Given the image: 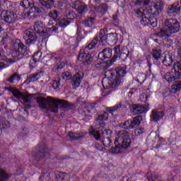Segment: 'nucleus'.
I'll use <instances>...</instances> for the list:
<instances>
[{
    "instance_id": "obj_20",
    "label": "nucleus",
    "mask_w": 181,
    "mask_h": 181,
    "mask_svg": "<svg viewBox=\"0 0 181 181\" xmlns=\"http://www.w3.org/2000/svg\"><path fill=\"white\" fill-rule=\"evenodd\" d=\"M162 63L166 67H170L173 64V54L170 52H164L162 54Z\"/></svg>"
},
{
    "instance_id": "obj_26",
    "label": "nucleus",
    "mask_w": 181,
    "mask_h": 181,
    "mask_svg": "<svg viewBox=\"0 0 181 181\" xmlns=\"http://www.w3.org/2000/svg\"><path fill=\"white\" fill-rule=\"evenodd\" d=\"M94 9L100 15H105L108 11V4L105 3L100 4L99 6H95Z\"/></svg>"
},
{
    "instance_id": "obj_38",
    "label": "nucleus",
    "mask_w": 181,
    "mask_h": 181,
    "mask_svg": "<svg viewBox=\"0 0 181 181\" xmlns=\"http://www.w3.org/2000/svg\"><path fill=\"white\" fill-rule=\"evenodd\" d=\"M160 54H162V50L159 49H152V57L154 58V60H159L160 59Z\"/></svg>"
},
{
    "instance_id": "obj_46",
    "label": "nucleus",
    "mask_w": 181,
    "mask_h": 181,
    "mask_svg": "<svg viewBox=\"0 0 181 181\" xmlns=\"http://www.w3.org/2000/svg\"><path fill=\"white\" fill-rule=\"evenodd\" d=\"M95 107L94 106V104L90 103L88 105V107L86 109V112L88 114H95Z\"/></svg>"
},
{
    "instance_id": "obj_51",
    "label": "nucleus",
    "mask_w": 181,
    "mask_h": 181,
    "mask_svg": "<svg viewBox=\"0 0 181 181\" xmlns=\"http://www.w3.org/2000/svg\"><path fill=\"white\" fill-rule=\"evenodd\" d=\"M170 36H167V37L163 39V43L165 45H167V46H170L171 45H173V40L170 39Z\"/></svg>"
},
{
    "instance_id": "obj_16",
    "label": "nucleus",
    "mask_w": 181,
    "mask_h": 181,
    "mask_svg": "<svg viewBox=\"0 0 181 181\" xmlns=\"http://www.w3.org/2000/svg\"><path fill=\"white\" fill-rule=\"evenodd\" d=\"M112 134V132L111 130L105 129L102 132V144H103V146L105 148H110L111 145H112V140L110 138V135Z\"/></svg>"
},
{
    "instance_id": "obj_56",
    "label": "nucleus",
    "mask_w": 181,
    "mask_h": 181,
    "mask_svg": "<svg viewBox=\"0 0 181 181\" xmlns=\"http://www.w3.org/2000/svg\"><path fill=\"white\" fill-rule=\"evenodd\" d=\"M7 40H8V34L5 33L4 37L1 39V44L5 45V43H6Z\"/></svg>"
},
{
    "instance_id": "obj_49",
    "label": "nucleus",
    "mask_w": 181,
    "mask_h": 181,
    "mask_svg": "<svg viewBox=\"0 0 181 181\" xmlns=\"http://www.w3.org/2000/svg\"><path fill=\"white\" fill-rule=\"evenodd\" d=\"M52 86L54 88V90H57V88L60 87V79L58 78L52 81Z\"/></svg>"
},
{
    "instance_id": "obj_33",
    "label": "nucleus",
    "mask_w": 181,
    "mask_h": 181,
    "mask_svg": "<svg viewBox=\"0 0 181 181\" xmlns=\"http://www.w3.org/2000/svg\"><path fill=\"white\" fill-rule=\"evenodd\" d=\"M40 5L42 6H45L47 9H50L53 8V5H54V0H39Z\"/></svg>"
},
{
    "instance_id": "obj_36",
    "label": "nucleus",
    "mask_w": 181,
    "mask_h": 181,
    "mask_svg": "<svg viewBox=\"0 0 181 181\" xmlns=\"http://www.w3.org/2000/svg\"><path fill=\"white\" fill-rule=\"evenodd\" d=\"M90 135H93L95 141H101L103 139V133L101 134L100 131L91 130L90 132Z\"/></svg>"
},
{
    "instance_id": "obj_52",
    "label": "nucleus",
    "mask_w": 181,
    "mask_h": 181,
    "mask_svg": "<svg viewBox=\"0 0 181 181\" xmlns=\"http://www.w3.org/2000/svg\"><path fill=\"white\" fill-rule=\"evenodd\" d=\"M32 97L33 96L30 94L23 95V100L24 103H30V101L32 100Z\"/></svg>"
},
{
    "instance_id": "obj_47",
    "label": "nucleus",
    "mask_w": 181,
    "mask_h": 181,
    "mask_svg": "<svg viewBox=\"0 0 181 181\" xmlns=\"http://www.w3.org/2000/svg\"><path fill=\"white\" fill-rule=\"evenodd\" d=\"M62 77L64 80H71V78H73V75L69 71H65L62 74Z\"/></svg>"
},
{
    "instance_id": "obj_31",
    "label": "nucleus",
    "mask_w": 181,
    "mask_h": 181,
    "mask_svg": "<svg viewBox=\"0 0 181 181\" xmlns=\"http://www.w3.org/2000/svg\"><path fill=\"white\" fill-rule=\"evenodd\" d=\"M181 90V81H177L173 83L170 88V93L175 94L177 91Z\"/></svg>"
},
{
    "instance_id": "obj_61",
    "label": "nucleus",
    "mask_w": 181,
    "mask_h": 181,
    "mask_svg": "<svg viewBox=\"0 0 181 181\" xmlns=\"http://www.w3.org/2000/svg\"><path fill=\"white\" fill-rule=\"evenodd\" d=\"M135 4H136L138 5H141L142 0H135Z\"/></svg>"
},
{
    "instance_id": "obj_37",
    "label": "nucleus",
    "mask_w": 181,
    "mask_h": 181,
    "mask_svg": "<svg viewBox=\"0 0 181 181\" xmlns=\"http://www.w3.org/2000/svg\"><path fill=\"white\" fill-rule=\"evenodd\" d=\"M39 76V73H35L34 74L30 75L27 79V84H30V83H35V81H37V76Z\"/></svg>"
},
{
    "instance_id": "obj_63",
    "label": "nucleus",
    "mask_w": 181,
    "mask_h": 181,
    "mask_svg": "<svg viewBox=\"0 0 181 181\" xmlns=\"http://www.w3.org/2000/svg\"><path fill=\"white\" fill-rule=\"evenodd\" d=\"M95 4H100L101 2V0H94Z\"/></svg>"
},
{
    "instance_id": "obj_8",
    "label": "nucleus",
    "mask_w": 181,
    "mask_h": 181,
    "mask_svg": "<svg viewBox=\"0 0 181 181\" xmlns=\"http://www.w3.org/2000/svg\"><path fill=\"white\" fill-rule=\"evenodd\" d=\"M23 39L25 41L26 46L30 47V46H33L37 42V35H36V33L33 30L28 29L24 32Z\"/></svg>"
},
{
    "instance_id": "obj_45",
    "label": "nucleus",
    "mask_w": 181,
    "mask_h": 181,
    "mask_svg": "<svg viewBox=\"0 0 181 181\" xmlns=\"http://www.w3.org/2000/svg\"><path fill=\"white\" fill-rule=\"evenodd\" d=\"M115 147H112L111 149L109 150V152H112V153H119L121 151L120 149L121 146L118 144V143L115 144Z\"/></svg>"
},
{
    "instance_id": "obj_62",
    "label": "nucleus",
    "mask_w": 181,
    "mask_h": 181,
    "mask_svg": "<svg viewBox=\"0 0 181 181\" xmlns=\"http://www.w3.org/2000/svg\"><path fill=\"white\" fill-rule=\"evenodd\" d=\"M25 108L27 110H29L30 108V104H25L24 105Z\"/></svg>"
},
{
    "instance_id": "obj_6",
    "label": "nucleus",
    "mask_w": 181,
    "mask_h": 181,
    "mask_svg": "<svg viewBox=\"0 0 181 181\" xmlns=\"http://www.w3.org/2000/svg\"><path fill=\"white\" fill-rule=\"evenodd\" d=\"M115 144H118L122 149H127L131 146V138L129 133L127 130H121L117 133V137L115 140Z\"/></svg>"
},
{
    "instance_id": "obj_54",
    "label": "nucleus",
    "mask_w": 181,
    "mask_h": 181,
    "mask_svg": "<svg viewBox=\"0 0 181 181\" xmlns=\"http://www.w3.org/2000/svg\"><path fill=\"white\" fill-rule=\"evenodd\" d=\"M95 148L98 151H100V152H105V148L103 147V146L98 143L95 144Z\"/></svg>"
},
{
    "instance_id": "obj_3",
    "label": "nucleus",
    "mask_w": 181,
    "mask_h": 181,
    "mask_svg": "<svg viewBox=\"0 0 181 181\" xmlns=\"http://www.w3.org/2000/svg\"><path fill=\"white\" fill-rule=\"evenodd\" d=\"M115 71L116 75L115 76V78L114 72H112V71H106L105 72V78L102 81L103 86H104V83H105L107 80L110 81V82H108V87H110L111 88H115V87H118L122 83H124V76L127 74L125 68L118 66L115 68ZM112 78H114L113 81H111Z\"/></svg>"
},
{
    "instance_id": "obj_23",
    "label": "nucleus",
    "mask_w": 181,
    "mask_h": 181,
    "mask_svg": "<svg viewBox=\"0 0 181 181\" xmlns=\"http://www.w3.org/2000/svg\"><path fill=\"white\" fill-rule=\"evenodd\" d=\"M112 56V49L110 47L105 48L98 54V59L99 60H105V59H110Z\"/></svg>"
},
{
    "instance_id": "obj_27",
    "label": "nucleus",
    "mask_w": 181,
    "mask_h": 181,
    "mask_svg": "<svg viewBox=\"0 0 181 181\" xmlns=\"http://www.w3.org/2000/svg\"><path fill=\"white\" fill-rule=\"evenodd\" d=\"M141 121H142V116L137 115L133 117V119L130 121L129 128L134 129V128H136V127H139L141 124Z\"/></svg>"
},
{
    "instance_id": "obj_5",
    "label": "nucleus",
    "mask_w": 181,
    "mask_h": 181,
    "mask_svg": "<svg viewBox=\"0 0 181 181\" xmlns=\"http://www.w3.org/2000/svg\"><path fill=\"white\" fill-rule=\"evenodd\" d=\"M135 16L138 18L141 25L142 26H153V28H156L158 26V20L152 14L149 16L146 10L144 12L141 9H137L134 11Z\"/></svg>"
},
{
    "instance_id": "obj_2",
    "label": "nucleus",
    "mask_w": 181,
    "mask_h": 181,
    "mask_svg": "<svg viewBox=\"0 0 181 181\" xmlns=\"http://www.w3.org/2000/svg\"><path fill=\"white\" fill-rule=\"evenodd\" d=\"M36 101L40 110H48L52 112H57L59 108L64 111L71 108V105L68 101L57 100L50 96H47V98L39 96L36 98Z\"/></svg>"
},
{
    "instance_id": "obj_44",
    "label": "nucleus",
    "mask_w": 181,
    "mask_h": 181,
    "mask_svg": "<svg viewBox=\"0 0 181 181\" xmlns=\"http://www.w3.org/2000/svg\"><path fill=\"white\" fill-rule=\"evenodd\" d=\"M96 119L102 121L103 122H104V121H107V119H108V112H104L103 113L100 114L98 117H96Z\"/></svg>"
},
{
    "instance_id": "obj_22",
    "label": "nucleus",
    "mask_w": 181,
    "mask_h": 181,
    "mask_svg": "<svg viewBox=\"0 0 181 181\" xmlns=\"http://www.w3.org/2000/svg\"><path fill=\"white\" fill-rule=\"evenodd\" d=\"M39 152L35 155L36 160H42L45 159L46 156V144L45 143H41L38 145Z\"/></svg>"
},
{
    "instance_id": "obj_34",
    "label": "nucleus",
    "mask_w": 181,
    "mask_h": 181,
    "mask_svg": "<svg viewBox=\"0 0 181 181\" xmlns=\"http://www.w3.org/2000/svg\"><path fill=\"white\" fill-rule=\"evenodd\" d=\"M107 43V45H112L117 43V34L110 33L106 35Z\"/></svg>"
},
{
    "instance_id": "obj_53",
    "label": "nucleus",
    "mask_w": 181,
    "mask_h": 181,
    "mask_svg": "<svg viewBox=\"0 0 181 181\" xmlns=\"http://www.w3.org/2000/svg\"><path fill=\"white\" fill-rule=\"evenodd\" d=\"M59 28H61L60 26L57 25V27L52 26V28H47V29H50V30L48 32V37H49V35H50V33H53V32H55V33H57V30H59Z\"/></svg>"
},
{
    "instance_id": "obj_28",
    "label": "nucleus",
    "mask_w": 181,
    "mask_h": 181,
    "mask_svg": "<svg viewBox=\"0 0 181 181\" xmlns=\"http://www.w3.org/2000/svg\"><path fill=\"white\" fill-rule=\"evenodd\" d=\"M95 22V18L94 17H87L85 20L82 21V25L85 28H93Z\"/></svg>"
},
{
    "instance_id": "obj_11",
    "label": "nucleus",
    "mask_w": 181,
    "mask_h": 181,
    "mask_svg": "<svg viewBox=\"0 0 181 181\" xmlns=\"http://www.w3.org/2000/svg\"><path fill=\"white\" fill-rule=\"evenodd\" d=\"M16 18H18V16L13 11L6 10L1 12V18L8 25L15 23L16 22Z\"/></svg>"
},
{
    "instance_id": "obj_4",
    "label": "nucleus",
    "mask_w": 181,
    "mask_h": 181,
    "mask_svg": "<svg viewBox=\"0 0 181 181\" xmlns=\"http://www.w3.org/2000/svg\"><path fill=\"white\" fill-rule=\"evenodd\" d=\"M180 30V23L175 18H167L163 23V28L158 33L159 37L172 36Z\"/></svg>"
},
{
    "instance_id": "obj_7",
    "label": "nucleus",
    "mask_w": 181,
    "mask_h": 181,
    "mask_svg": "<svg viewBox=\"0 0 181 181\" xmlns=\"http://www.w3.org/2000/svg\"><path fill=\"white\" fill-rule=\"evenodd\" d=\"M165 6V1L163 0H155V3L152 6H148L146 9V12H148L149 15H159Z\"/></svg>"
},
{
    "instance_id": "obj_43",
    "label": "nucleus",
    "mask_w": 181,
    "mask_h": 181,
    "mask_svg": "<svg viewBox=\"0 0 181 181\" xmlns=\"http://www.w3.org/2000/svg\"><path fill=\"white\" fill-rule=\"evenodd\" d=\"M122 107V103H119L113 107H107V111H108L110 114H112V112H115V111H117V110H119Z\"/></svg>"
},
{
    "instance_id": "obj_32",
    "label": "nucleus",
    "mask_w": 181,
    "mask_h": 181,
    "mask_svg": "<svg viewBox=\"0 0 181 181\" xmlns=\"http://www.w3.org/2000/svg\"><path fill=\"white\" fill-rule=\"evenodd\" d=\"M48 16L51 18V19H53V21H58L60 16H62V13L57 10H51L48 13Z\"/></svg>"
},
{
    "instance_id": "obj_50",
    "label": "nucleus",
    "mask_w": 181,
    "mask_h": 181,
    "mask_svg": "<svg viewBox=\"0 0 181 181\" xmlns=\"http://www.w3.org/2000/svg\"><path fill=\"white\" fill-rule=\"evenodd\" d=\"M122 128L124 129H132L131 127V122L129 120L126 121L124 123L121 124Z\"/></svg>"
},
{
    "instance_id": "obj_41",
    "label": "nucleus",
    "mask_w": 181,
    "mask_h": 181,
    "mask_svg": "<svg viewBox=\"0 0 181 181\" xmlns=\"http://www.w3.org/2000/svg\"><path fill=\"white\" fill-rule=\"evenodd\" d=\"M55 179L57 181H67V180H66V174L60 172L55 173Z\"/></svg>"
},
{
    "instance_id": "obj_12",
    "label": "nucleus",
    "mask_w": 181,
    "mask_h": 181,
    "mask_svg": "<svg viewBox=\"0 0 181 181\" xmlns=\"http://www.w3.org/2000/svg\"><path fill=\"white\" fill-rule=\"evenodd\" d=\"M177 68H175L171 69L170 72H167L165 74L163 78L167 81L168 83H173L175 80H180V71L176 69Z\"/></svg>"
},
{
    "instance_id": "obj_59",
    "label": "nucleus",
    "mask_w": 181,
    "mask_h": 181,
    "mask_svg": "<svg viewBox=\"0 0 181 181\" xmlns=\"http://www.w3.org/2000/svg\"><path fill=\"white\" fill-rule=\"evenodd\" d=\"M150 3V0H144V1H142V4L143 5H144V6H148V5H149Z\"/></svg>"
},
{
    "instance_id": "obj_10",
    "label": "nucleus",
    "mask_w": 181,
    "mask_h": 181,
    "mask_svg": "<svg viewBox=\"0 0 181 181\" xmlns=\"http://www.w3.org/2000/svg\"><path fill=\"white\" fill-rule=\"evenodd\" d=\"M103 43L105 42L107 43V35H104V31L101 30L99 33V36H96L90 43H89L86 47L85 50L87 52V50H92V49H94L95 46H97V44L98 43Z\"/></svg>"
},
{
    "instance_id": "obj_58",
    "label": "nucleus",
    "mask_w": 181,
    "mask_h": 181,
    "mask_svg": "<svg viewBox=\"0 0 181 181\" xmlns=\"http://www.w3.org/2000/svg\"><path fill=\"white\" fill-rule=\"evenodd\" d=\"M175 69H177L180 72V78H181V64L175 63L174 64Z\"/></svg>"
},
{
    "instance_id": "obj_25",
    "label": "nucleus",
    "mask_w": 181,
    "mask_h": 181,
    "mask_svg": "<svg viewBox=\"0 0 181 181\" xmlns=\"http://www.w3.org/2000/svg\"><path fill=\"white\" fill-rule=\"evenodd\" d=\"M115 52L116 53V55H114L112 59L107 61V66L108 67H110L112 64V63H115V60L118 59V55L121 53V45H116L115 47Z\"/></svg>"
},
{
    "instance_id": "obj_29",
    "label": "nucleus",
    "mask_w": 181,
    "mask_h": 181,
    "mask_svg": "<svg viewBox=\"0 0 181 181\" xmlns=\"http://www.w3.org/2000/svg\"><path fill=\"white\" fill-rule=\"evenodd\" d=\"M6 81H8L11 84H15L16 83L21 81V76L17 73H13L6 80Z\"/></svg>"
},
{
    "instance_id": "obj_57",
    "label": "nucleus",
    "mask_w": 181,
    "mask_h": 181,
    "mask_svg": "<svg viewBox=\"0 0 181 181\" xmlns=\"http://www.w3.org/2000/svg\"><path fill=\"white\" fill-rule=\"evenodd\" d=\"M177 59L180 61L177 62L176 63L181 64V48L177 49Z\"/></svg>"
},
{
    "instance_id": "obj_15",
    "label": "nucleus",
    "mask_w": 181,
    "mask_h": 181,
    "mask_svg": "<svg viewBox=\"0 0 181 181\" xmlns=\"http://www.w3.org/2000/svg\"><path fill=\"white\" fill-rule=\"evenodd\" d=\"M131 112L134 115H139L140 114H145V112H148L149 111V106L146 105H138L134 104L130 108Z\"/></svg>"
},
{
    "instance_id": "obj_42",
    "label": "nucleus",
    "mask_w": 181,
    "mask_h": 181,
    "mask_svg": "<svg viewBox=\"0 0 181 181\" xmlns=\"http://www.w3.org/2000/svg\"><path fill=\"white\" fill-rule=\"evenodd\" d=\"M68 135L69 138L74 141H78V139H81V134H80V133L69 132Z\"/></svg>"
},
{
    "instance_id": "obj_13",
    "label": "nucleus",
    "mask_w": 181,
    "mask_h": 181,
    "mask_svg": "<svg viewBox=\"0 0 181 181\" xmlns=\"http://www.w3.org/2000/svg\"><path fill=\"white\" fill-rule=\"evenodd\" d=\"M77 18V14L74 11H69L66 14V18H62L57 23V26H60L61 28H66L68 25L71 23V21L73 19H76Z\"/></svg>"
},
{
    "instance_id": "obj_19",
    "label": "nucleus",
    "mask_w": 181,
    "mask_h": 181,
    "mask_svg": "<svg viewBox=\"0 0 181 181\" xmlns=\"http://www.w3.org/2000/svg\"><path fill=\"white\" fill-rule=\"evenodd\" d=\"M164 117L165 112L160 109L152 110L150 115L151 121H153V122H159V121H160V119H163Z\"/></svg>"
},
{
    "instance_id": "obj_30",
    "label": "nucleus",
    "mask_w": 181,
    "mask_h": 181,
    "mask_svg": "<svg viewBox=\"0 0 181 181\" xmlns=\"http://www.w3.org/2000/svg\"><path fill=\"white\" fill-rule=\"evenodd\" d=\"M6 90H8V91H10V93H11L13 95V97H15V98H18V100H21V98H23V93H22L18 89H12L9 87H6L5 88Z\"/></svg>"
},
{
    "instance_id": "obj_48",
    "label": "nucleus",
    "mask_w": 181,
    "mask_h": 181,
    "mask_svg": "<svg viewBox=\"0 0 181 181\" xmlns=\"http://www.w3.org/2000/svg\"><path fill=\"white\" fill-rule=\"evenodd\" d=\"M41 56H42V52H40V51H37L34 54L33 57V62H34L35 63H36V62H39V60H40Z\"/></svg>"
},
{
    "instance_id": "obj_55",
    "label": "nucleus",
    "mask_w": 181,
    "mask_h": 181,
    "mask_svg": "<svg viewBox=\"0 0 181 181\" xmlns=\"http://www.w3.org/2000/svg\"><path fill=\"white\" fill-rule=\"evenodd\" d=\"M134 134L135 135H142V134H144V129L143 128H140V129H136L134 131Z\"/></svg>"
},
{
    "instance_id": "obj_1",
    "label": "nucleus",
    "mask_w": 181,
    "mask_h": 181,
    "mask_svg": "<svg viewBox=\"0 0 181 181\" xmlns=\"http://www.w3.org/2000/svg\"><path fill=\"white\" fill-rule=\"evenodd\" d=\"M11 50H13L12 58H7L4 54L0 53V70L8 67V65L5 63H8V64L16 63L21 59H23L25 56H28L29 53L28 47L19 39L13 40L11 43Z\"/></svg>"
},
{
    "instance_id": "obj_60",
    "label": "nucleus",
    "mask_w": 181,
    "mask_h": 181,
    "mask_svg": "<svg viewBox=\"0 0 181 181\" xmlns=\"http://www.w3.org/2000/svg\"><path fill=\"white\" fill-rule=\"evenodd\" d=\"M113 21L114 22H115V23H117V22H118V16L117 15L113 16Z\"/></svg>"
},
{
    "instance_id": "obj_18",
    "label": "nucleus",
    "mask_w": 181,
    "mask_h": 181,
    "mask_svg": "<svg viewBox=\"0 0 181 181\" xmlns=\"http://www.w3.org/2000/svg\"><path fill=\"white\" fill-rule=\"evenodd\" d=\"M72 8L76 9V12L78 13L79 15H83L87 12L88 6L86 4L80 1H76L72 4Z\"/></svg>"
},
{
    "instance_id": "obj_64",
    "label": "nucleus",
    "mask_w": 181,
    "mask_h": 181,
    "mask_svg": "<svg viewBox=\"0 0 181 181\" xmlns=\"http://www.w3.org/2000/svg\"><path fill=\"white\" fill-rule=\"evenodd\" d=\"M52 23H53V21H49V22L48 23L49 26H50Z\"/></svg>"
},
{
    "instance_id": "obj_24",
    "label": "nucleus",
    "mask_w": 181,
    "mask_h": 181,
    "mask_svg": "<svg viewBox=\"0 0 181 181\" xmlns=\"http://www.w3.org/2000/svg\"><path fill=\"white\" fill-rule=\"evenodd\" d=\"M83 77L84 73L82 71L75 74L72 78V86H74V87H80V84L81 83Z\"/></svg>"
},
{
    "instance_id": "obj_21",
    "label": "nucleus",
    "mask_w": 181,
    "mask_h": 181,
    "mask_svg": "<svg viewBox=\"0 0 181 181\" xmlns=\"http://www.w3.org/2000/svg\"><path fill=\"white\" fill-rule=\"evenodd\" d=\"M180 11V4L179 1L174 3L167 8V13L169 16H175Z\"/></svg>"
},
{
    "instance_id": "obj_9",
    "label": "nucleus",
    "mask_w": 181,
    "mask_h": 181,
    "mask_svg": "<svg viewBox=\"0 0 181 181\" xmlns=\"http://www.w3.org/2000/svg\"><path fill=\"white\" fill-rule=\"evenodd\" d=\"M34 30L39 35L42 39H47L49 37V32L50 29L45 27V25L42 21H38L34 25Z\"/></svg>"
},
{
    "instance_id": "obj_14",
    "label": "nucleus",
    "mask_w": 181,
    "mask_h": 181,
    "mask_svg": "<svg viewBox=\"0 0 181 181\" xmlns=\"http://www.w3.org/2000/svg\"><path fill=\"white\" fill-rule=\"evenodd\" d=\"M21 5L25 9H30L29 12L27 13L28 16H30V13H39V8L35 6L33 0H23Z\"/></svg>"
},
{
    "instance_id": "obj_39",
    "label": "nucleus",
    "mask_w": 181,
    "mask_h": 181,
    "mask_svg": "<svg viewBox=\"0 0 181 181\" xmlns=\"http://www.w3.org/2000/svg\"><path fill=\"white\" fill-rule=\"evenodd\" d=\"M11 175H8L5 170L0 169V181H8Z\"/></svg>"
},
{
    "instance_id": "obj_17",
    "label": "nucleus",
    "mask_w": 181,
    "mask_h": 181,
    "mask_svg": "<svg viewBox=\"0 0 181 181\" xmlns=\"http://www.w3.org/2000/svg\"><path fill=\"white\" fill-rule=\"evenodd\" d=\"M78 60L82 62L85 65L91 64V63H93V56H91L90 53L86 52V51H82L79 53Z\"/></svg>"
},
{
    "instance_id": "obj_35",
    "label": "nucleus",
    "mask_w": 181,
    "mask_h": 181,
    "mask_svg": "<svg viewBox=\"0 0 181 181\" xmlns=\"http://www.w3.org/2000/svg\"><path fill=\"white\" fill-rule=\"evenodd\" d=\"M129 54V51L127 48H124L122 49L121 52L117 55V57H119V59L122 60V62H125Z\"/></svg>"
},
{
    "instance_id": "obj_40",
    "label": "nucleus",
    "mask_w": 181,
    "mask_h": 181,
    "mask_svg": "<svg viewBox=\"0 0 181 181\" xmlns=\"http://www.w3.org/2000/svg\"><path fill=\"white\" fill-rule=\"evenodd\" d=\"M95 127L96 129H104L105 128V123L101 120H98V119H95Z\"/></svg>"
}]
</instances>
